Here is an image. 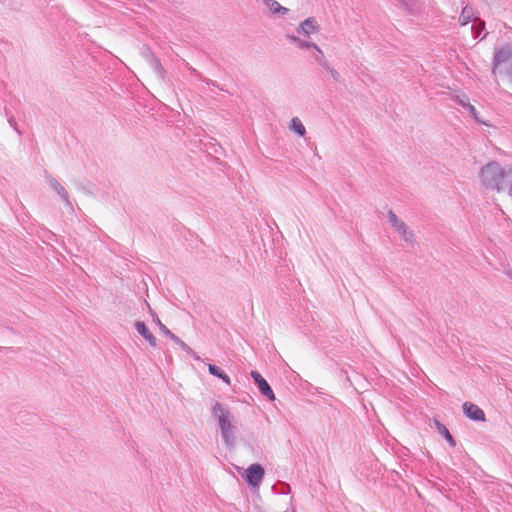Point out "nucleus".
I'll list each match as a JSON object with an SVG mask.
<instances>
[{
    "label": "nucleus",
    "instance_id": "f257e3e1",
    "mask_svg": "<svg viewBox=\"0 0 512 512\" xmlns=\"http://www.w3.org/2000/svg\"><path fill=\"white\" fill-rule=\"evenodd\" d=\"M480 179L486 188L499 191L506 185L507 174L496 163H489L481 169Z\"/></svg>",
    "mask_w": 512,
    "mask_h": 512
},
{
    "label": "nucleus",
    "instance_id": "f03ea898",
    "mask_svg": "<svg viewBox=\"0 0 512 512\" xmlns=\"http://www.w3.org/2000/svg\"><path fill=\"white\" fill-rule=\"evenodd\" d=\"M215 409H218L220 411L218 418L223 438L228 446H232L234 441V435L233 426L230 422V414L229 412L222 409L219 405H217Z\"/></svg>",
    "mask_w": 512,
    "mask_h": 512
},
{
    "label": "nucleus",
    "instance_id": "7ed1b4c3",
    "mask_svg": "<svg viewBox=\"0 0 512 512\" xmlns=\"http://www.w3.org/2000/svg\"><path fill=\"white\" fill-rule=\"evenodd\" d=\"M473 20V24L470 27L471 32H482L485 28V24L482 20L474 18V10L471 6L466 5L461 12L459 22L461 26L468 25Z\"/></svg>",
    "mask_w": 512,
    "mask_h": 512
},
{
    "label": "nucleus",
    "instance_id": "20e7f679",
    "mask_svg": "<svg viewBox=\"0 0 512 512\" xmlns=\"http://www.w3.org/2000/svg\"><path fill=\"white\" fill-rule=\"evenodd\" d=\"M244 477L251 486H258L264 477V469L259 464H252L245 470Z\"/></svg>",
    "mask_w": 512,
    "mask_h": 512
},
{
    "label": "nucleus",
    "instance_id": "39448f33",
    "mask_svg": "<svg viewBox=\"0 0 512 512\" xmlns=\"http://www.w3.org/2000/svg\"><path fill=\"white\" fill-rule=\"evenodd\" d=\"M464 414L474 421H485V413L481 408L471 402L463 404Z\"/></svg>",
    "mask_w": 512,
    "mask_h": 512
},
{
    "label": "nucleus",
    "instance_id": "423d86ee",
    "mask_svg": "<svg viewBox=\"0 0 512 512\" xmlns=\"http://www.w3.org/2000/svg\"><path fill=\"white\" fill-rule=\"evenodd\" d=\"M321 26L315 17H309L300 23L297 32H315L319 31Z\"/></svg>",
    "mask_w": 512,
    "mask_h": 512
},
{
    "label": "nucleus",
    "instance_id": "0eeeda50",
    "mask_svg": "<svg viewBox=\"0 0 512 512\" xmlns=\"http://www.w3.org/2000/svg\"><path fill=\"white\" fill-rule=\"evenodd\" d=\"M403 5L407 12L416 15L423 9V3L421 0H397Z\"/></svg>",
    "mask_w": 512,
    "mask_h": 512
},
{
    "label": "nucleus",
    "instance_id": "6e6552de",
    "mask_svg": "<svg viewBox=\"0 0 512 512\" xmlns=\"http://www.w3.org/2000/svg\"><path fill=\"white\" fill-rule=\"evenodd\" d=\"M135 327L138 333L141 334L149 342L151 346H156V338L153 336V334L150 332V330L143 322H137Z\"/></svg>",
    "mask_w": 512,
    "mask_h": 512
},
{
    "label": "nucleus",
    "instance_id": "1a4fd4ad",
    "mask_svg": "<svg viewBox=\"0 0 512 512\" xmlns=\"http://www.w3.org/2000/svg\"><path fill=\"white\" fill-rule=\"evenodd\" d=\"M433 423L439 434H441L449 442V444L452 447H454L456 445V442L453 436L450 434L449 430L446 428V426L436 419L433 420Z\"/></svg>",
    "mask_w": 512,
    "mask_h": 512
},
{
    "label": "nucleus",
    "instance_id": "9d476101",
    "mask_svg": "<svg viewBox=\"0 0 512 512\" xmlns=\"http://www.w3.org/2000/svg\"><path fill=\"white\" fill-rule=\"evenodd\" d=\"M268 9L274 14H286L288 9L280 5L276 0H262Z\"/></svg>",
    "mask_w": 512,
    "mask_h": 512
},
{
    "label": "nucleus",
    "instance_id": "9b49d317",
    "mask_svg": "<svg viewBox=\"0 0 512 512\" xmlns=\"http://www.w3.org/2000/svg\"><path fill=\"white\" fill-rule=\"evenodd\" d=\"M208 370L212 375L222 379L227 385H230V383H231L230 378L219 367L209 364Z\"/></svg>",
    "mask_w": 512,
    "mask_h": 512
},
{
    "label": "nucleus",
    "instance_id": "f8f14e48",
    "mask_svg": "<svg viewBox=\"0 0 512 512\" xmlns=\"http://www.w3.org/2000/svg\"><path fill=\"white\" fill-rule=\"evenodd\" d=\"M258 388L261 391V393L265 395L269 400H275V395L266 380L260 383V385H258Z\"/></svg>",
    "mask_w": 512,
    "mask_h": 512
},
{
    "label": "nucleus",
    "instance_id": "ddd939ff",
    "mask_svg": "<svg viewBox=\"0 0 512 512\" xmlns=\"http://www.w3.org/2000/svg\"><path fill=\"white\" fill-rule=\"evenodd\" d=\"M292 129L299 134L300 136H304L306 133V129L299 118H293L291 121Z\"/></svg>",
    "mask_w": 512,
    "mask_h": 512
},
{
    "label": "nucleus",
    "instance_id": "4468645a",
    "mask_svg": "<svg viewBox=\"0 0 512 512\" xmlns=\"http://www.w3.org/2000/svg\"><path fill=\"white\" fill-rule=\"evenodd\" d=\"M393 225H394V227L396 228V230L398 232H400L404 236H406V234H407V227H406V225L403 222L397 220V222L393 223Z\"/></svg>",
    "mask_w": 512,
    "mask_h": 512
},
{
    "label": "nucleus",
    "instance_id": "2eb2a0df",
    "mask_svg": "<svg viewBox=\"0 0 512 512\" xmlns=\"http://www.w3.org/2000/svg\"><path fill=\"white\" fill-rule=\"evenodd\" d=\"M393 225H394V227L396 228V230L398 232H400L404 236H406V234H407V227H406V225L403 222L397 220V222L393 223Z\"/></svg>",
    "mask_w": 512,
    "mask_h": 512
},
{
    "label": "nucleus",
    "instance_id": "dca6fc26",
    "mask_svg": "<svg viewBox=\"0 0 512 512\" xmlns=\"http://www.w3.org/2000/svg\"><path fill=\"white\" fill-rule=\"evenodd\" d=\"M251 377L254 379L257 386L265 380L257 371H252Z\"/></svg>",
    "mask_w": 512,
    "mask_h": 512
},
{
    "label": "nucleus",
    "instance_id": "f3484780",
    "mask_svg": "<svg viewBox=\"0 0 512 512\" xmlns=\"http://www.w3.org/2000/svg\"><path fill=\"white\" fill-rule=\"evenodd\" d=\"M468 100H469L468 97L466 95H464V94L462 96L458 97V102L461 105H463V106H467L468 107V105H469Z\"/></svg>",
    "mask_w": 512,
    "mask_h": 512
},
{
    "label": "nucleus",
    "instance_id": "a211bd4d",
    "mask_svg": "<svg viewBox=\"0 0 512 512\" xmlns=\"http://www.w3.org/2000/svg\"><path fill=\"white\" fill-rule=\"evenodd\" d=\"M468 108H469L470 112L472 113L473 117H474L475 119H478V113H477V111H476L475 107H474L473 105H470V104H469V105H468Z\"/></svg>",
    "mask_w": 512,
    "mask_h": 512
},
{
    "label": "nucleus",
    "instance_id": "6ab92c4d",
    "mask_svg": "<svg viewBox=\"0 0 512 512\" xmlns=\"http://www.w3.org/2000/svg\"><path fill=\"white\" fill-rule=\"evenodd\" d=\"M389 217H390V220L392 221V223H395L398 220L396 215L391 211L389 212Z\"/></svg>",
    "mask_w": 512,
    "mask_h": 512
}]
</instances>
